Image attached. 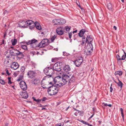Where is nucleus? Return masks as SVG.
<instances>
[{
	"label": "nucleus",
	"mask_w": 126,
	"mask_h": 126,
	"mask_svg": "<svg viewBox=\"0 0 126 126\" xmlns=\"http://www.w3.org/2000/svg\"><path fill=\"white\" fill-rule=\"evenodd\" d=\"M86 124L88 125V126H90V125L89 124H88L87 123H86Z\"/></svg>",
	"instance_id": "obj_60"
},
{
	"label": "nucleus",
	"mask_w": 126,
	"mask_h": 126,
	"mask_svg": "<svg viewBox=\"0 0 126 126\" xmlns=\"http://www.w3.org/2000/svg\"><path fill=\"white\" fill-rule=\"evenodd\" d=\"M94 115V113H93V115H91V116L90 117V118H89V119L93 117V116Z\"/></svg>",
	"instance_id": "obj_50"
},
{
	"label": "nucleus",
	"mask_w": 126,
	"mask_h": 126,
	"mask_svg": "<svg viewBox=\"0 0 126 126\" xmlns=\"http://www.w3.org/2000/svg\"><path fill=\"white\" fill-rule=\"evenodd\" d=\"M56 32L58 35H62L64 33V32H65V31H64V28L60 27L57 28L56 29Z\"/></svg>",
	"instance_id": "obj_11"
},
{
	"label": "nucleus",
	"mask_w": 126,
	"mask_h": 126,
	"mask_svg": "<svg viewBox=\"0 0 126 126\" xmlns=\"http://www.w3.org/2000/svg\"><path fill=\"white\" fill-rule=\"evenodd\" d=\"M120 110L121 112V113L123 119V120H124V116L123 114V110L122 108H120Z\"/></svg>",
	"instance_id": "obj_35"
},
{
	"label": "nucleus",
	"mask_w": 126,
	"mask_h": 126,
	"mask_svg": "<svg viewBox=\"0 0 126 126\" xmlns=\"http://www.w3.org/2000/svg\"><path fill=\"white\" fill-rule=\"evenodd\" d=\"M12 44L13 45H15L17 43V40L16 39H14V40L12 39L11 40Z\"/></svg>",
	"instance_id": "obj_30"
},
{
	"label": "nucleus",
	"mask_w": 126,
	"mask_h": 126,
	"mask_svg": "<svg viewBox=\"0 0 126 126\" xmlns=\"http://www.w3.org/2000/svg\"><path fill=\"white\" fill-rule=\"evenodd\" d=\"M18 26L20 27L26 28V21L21 20L18 22Z\"/></svg>",
	"instance_id": "obj_14"
},
{
	"label": "nucleus",
	"mask_w": 126,
	"mask_h": 126,
	"mask_svg": "<svg viewBox=\"0 0 126 126\" xmlns=\"http://www.w3.org/2000/svg\"><path fill=\"white\" fill-rule=\"evenodd\" d=\"M112 85V84H111V86L110 87V91L111 92H112V91L113 90V89L112 88V87H111Z\"/></svg>",
	"instance_id": "obj_44"
},
{
	"label": "nucleus",
	"mask_w": 126,
	"mask_h": 126,
	"mask_svg": "<svg viewBox=\"0 0 126 126\" xmlns=\"http://www.w3.org/2000/svg\"><path fill=\"white\" fill-rule=\"evenodd\" d=\"M6 33H4V38L5 39V37L6 36Z\"/></svg>",
	"instance_id": "obj_52"
},
{
	"label": "nucleus",
	"mask_w": 126,
	"mask_h": 126,
	"mask_svg": "<svg viewBox=\"0 0 126 126\" xmlns=\"http://www.w3.org/2000/svg\"><path fill=\"white\" fill-rule=\"evenodd\" d=\"M20 95L22 97L26 99L28 97V95L26 91L24 92H21L20 93Z\"/></svg>",
	"instance_id": "obj_19"
},
{
	"label": "nucleus",
	"mask_w": 126,
	"mask_h": 126,
	"mask_svg": "<svg viewBox=\"0 0 126 126\" xmlns=\"http://www.w3.org/2000/svg\"><path fill=\"white\" fill-rule=\"evenodd\" d=\"M8 80H11V78L10 77H8Z\"/></svg>",
	"instance_id": "obj_62"
},
{
	"label": "nucleus",
	"mask_w": 126,
	"mask_h": 126,
	"mask_svg": "<svg viewBox=\"0 0 126 126\" xmlns=\"http://www.w3.org/2000/svg\"><path fill=\"white\" fill-rule=\"evenodd\" d=\"M41 84L42 87L43 88L46 89L47 88L46 85L49 84V82L46 79H43L41 81Z\"/></svg>",
	"instance_id": "obj_12"
},
{
	"label": "nucleus",
	"mask_w": 126,
	"mask_h": 126,
	"mask_svg": "<svg viewBox=\"0 0 126 126\" xmlns=\"http://www.w3.org/2000/svg\"><path fill=\"white\" fill-rule=\"evenodd\" d=\"M69 77L67 75H64L63 76L62 80V86L66 84L69 81Z\"/></svg>",
	"instance_id": "obj_6"
},
{
	"label": "nucleus",
	"mask_w": 126,
	"mask_h": 126,
	"mask_svg": "<svg viewBox=\"0 0 126 126\" xmlns=\"http://www.w3.org/2000/svg\"><path fill=\"white\" fill-rule=\"evenodd\" d=\"M77 30H75V31H74L73 32V33H76L77 32Z\"/></svg>",
	"instance_id": "obj_54"
},
{
	"label": "nucleus",
	"mask_w": 126,
	"mask_h": 126,
	"mask_svg": "<svg viewBox=\"0 0 126 126\" xmlns=\"http://www.w3.org/2000/svg\"><path fill=\"white\" fill-rule=\"evenodd\" d=\"M25 69V67L24 66H22L21 67L20 69V70L22 72H23L24 71Z\"/></svg>",
	"instance_id": "obj_38"
},
{
	"label": "nucleus",
	"mask_w": 126,
	"mask_h": 126,
	"mask_svg": "<svg viewBox=\"0 0 126 126\" xmlns=\"http://www.w3.org/2000/svg\"><path fill=\"white\" fill-rule=\"evenodd\" d=\"M24 52V51L22 52L20 51H19L18 53H16L17 54H16V56H20V57L22 58L24 56V55L23 54V53Z\"/></svg>",
	"instance_id": "obj_24"
},
{
	"label": "nucleus",
	"mask_w": 126,
	"mask_h": 126,
	"mask_svg": "<svg viewBox=\"0 0 126 126\" xmlns=\"http://www.w3.org/2000/svg\"><path fill=\"white\" fill-rule=\"evenodd\" d=\"M15 55H16V54H17L16 53H18V52L19 51V50H17V49H15Z\"/></svg>",
	"instance_id": "obj_40"
},
{
	"label": "nucleus",
	"mask_w": 126,
	"mask_h": 126,
	"mask_svg": "<svg viewBox=\"0 0 126 126\" xmlns=\"http://www.w3.org/2000/svg\"><path fill=\"white\" fill-rule=\"evenodd\" d=\"M35 26L37 29L40 30L41 29V27L40 24L37 22H36L34 23V26Z\"/></svg>",
	"instance_id": "obj_23"
},
{
	"label": "nucleus",
	"mask_w": 126,
	"mask_h": 126,
	"mask_svg": "<svg viewBox=\"0 0 126 126\" xmlns=\"http://www.w3.org/2000/svg\"><path fill=\"white\" fill-rule=\"evenodd\" d=\"M63 70L65 72H67L70 70L71 68L68 65H65L63 67Z\"/></svg>",
	"instance_id": "obj_22"
},
{
	"label": "nucleus",
	"mask_w": 126,
	"mask_h": 126,
	"mask_svg": "<svg viewBox=\"0 0 126 126\" xmlns=\"http://www.w3.org/2000/svg\"><path fill=\"white\" fill-rule=\"evenodd\" d=\"M62 78L61 77L58 76L55 77L54 79L55 84L60 86H62Z\"/></svg>",
	"instance_id": "obj_5"
},
{
	"label": "nucleus",
	"mask_w": 126,
	"mask_h": 126,
	"mask_svg": "<svg viewBox=\"0 0 126 126\" xmlns=\"http://www.w3.org/2000/svg\"><path fill=\"white\" fill-rule=\"evenodd\" d=\"M37 41V40H35L34 39H33L31 40H29L28 42H26V43L23 42L21 43L24 44L26 43L27 45L30 44V46L33 48H35L36 47H38V45L36 44V43Z\"/></svg>",
	"instance_id": "obj_3"
},
{
	"label": "nucleus",
	"mask_w": 126,
	"mask_h": 126,
	"mask_svg": "<svg viewBox=\"0 0 126 126\" xmlns=\"http://www.w3.org/2000/svg\"><path fill=\"white\" fill-rule=\"evenodd\" d=\"M122 50L124 52V55L126 56V53L124 51V50L123 49H122Z\"/></svg>",
	"instance_id": "obj_55"
},
{
	"label": "nucleus",
	"mask_w": 126,
	"mask_h": 126,
	"mask_svg": "<svg viewBox=\"0 0 126 126\" xmlns=\"http://www.w3.org/2000/svg\"><path fill=\"white\" fill-rule=\"evenodd\" d=\"M107 7L109 10H111L112 9V6L111 3H109L108 4Z\"/></svg>",
	"instance_id": "obj_32"
},
{
	"label": "nucleus",
	"mask_w": 126,
	"mask_h": 126,
	"mask_svg": "<svg viewBox=\"0 0 126 126\" xmlns=\"http://www.w3.org/2000/svg\"><path fill=\"white\" fill-rule=\"evenodd\" d=\"M113 28L114 29H115V30H116L117 29V27L115 26H114Z\"/></svg>",
	"instance_id": "obj_51"
},
{
	"label": "nucleus",
	"mask_w": 126,
	"mask_h": 126,
	"mask_svg": "<svg viewBox=\"0 0 126 126\" xmlns=\"http://www.w3.org/2000/svg\"><path fill=\"white\" fill-rule=\"evenodd\" d=\"M80 121L83 124H86V122H85L84 121L82 120H81V121Z\"/></svg>",
	"instance_id": "obj_48"
},
{
	"label": "nucleus",
	"mask_w": 126,
	"mask_h": 126,
	"mask_svg": "<svg viewBox=\"0 0 126 126\" xmlns=\"http://www.w3.org/2000/svg\"><path fill=\"white\" fill-rule=\"evenodd\" d=\"M72 35V33H70L69 34V37L70 39L71 38V36Z\"/></svg>",
	"instance_id": "obj_43"
},
{
	"label": "nucleus",
	"mask_w": 126,
	"mask_h": 126,
	"mask_svg": "<svg viewBox=\"0 0 126 126\" xmlns=\"http://www.w3.org/2000/svg\"><path fill=\"white\" fill-rule=\"evenodd\" d=\"M21 80V79L20 78L18 79H17V81H19Z\"/></svg>",
	"instance_id": "obj_58"
},
{
	"label": "nucleus",
	"mask_w": 126,
	"mask_h": 126,
	"mask_svg": "<svg viewBox=\"0 0 126 126\" xmlns=\"http://www.w3.org/2000/svg\"><path fill=\"white\" fill-rule=\"evenodd\" d=\"M50 68L49 67H48L47 68H46L44 70V73L47 75H48V72L49 69Z\"/></svg>",
	"instance_id": "obj_28"
},
{
	"label": "nucleus",
	"mask_w": 126,
	"mask_h": 126,
	"mask_svg": "<svg viewBox=\"0 0 126 126\" xmlns=\"http://www.w3.org/2000/svg\"><path fill=\"white\" fill-rule=\"evenodd\" d=\"M118 80L119 81V82L117 83L115 81V82L118 85L120 86L121 88H122V87L123 84L122 82L120 81L119 79H118Z\"/></svg>",
	"instance_id": "obj_31"
},
{
	"label": "nucleus",
	"mask_w": 126,
	"mask_h": 126,
	"mask_svg": "<svg viewBox=\"0 0 126 126\" xmlns=\"http://www.w3.org/2000/svg\"><path fill=\"white\" fill-rule=\"evenodd\" d=\"M74 111H75V112L74 113V114L76 116H77L78 115V112H77V111H76V110Z\"/></svg>",
	"instance_id": "obj_41"
},
{
	"label": "nucleus",
	"mask_w": 126,
	"mask_h": 126,
	"mask_svg": "<svg viewBox=\"0 0 126 126\" xmlns=\"http://www.w3.org/2000/svg\"><path fill=\"white\" fill-rule=\"evenodd\" d=\"M38 126H44L43 125H40Z\"/></svg>",
	"instance_id": "obj_64"
},
{
	"label": "nucleus",
	"mask_w": 126,
	"mask_h": 126,
	"mask_svg": "<svg viewBox=\"0 0 126 126\" xmlns=\"http://www.w3.org/2000/svg\"><path fill=\"white\" fill-rule=\"evenodd\" d=\"M19 46L20 47H21L22 49L24 50V51L25 50L27 49V48L26 46L25 45H22L21 44L20 45H19Z\"/></svg>",
	"instance_id": "obj_27"
},
{
	"label": "nucleus",
	"mask_w": 126,
	"mask_h": 126,
	"mask_svg": "<svg viewBox=\"0 0 126 126\" xmlns=\"http://www.w3.org/2000/svg\"><path fill=\"white\" fill-rule=\"evenodd\" d=\"M116 57L118 62H119V61L121 60V59L120 56L118 54L116 55Z\"/></svg>",
	"instance_id": "obj_37"
},
{
	"label": "nucleus",
	"mask_w": 126,
	"mask_h": 126,
	"mask_svg": "<svg viewBox=\"0 0 126 126\" xmlns=\"http://www.w3.org/2000/svg\"><path fill=\"white\" fill-rule=\"evenodd\" d=\"M42 99H38L37 100V101H36V102H37L38 103L40 102L41 101Z\"/></svg>",
	"instance_id": "obj_45"
},
{
	"label": "nucleus",
	"mask_w": 126,
	"mask_h": 126,
	"mask_svg": "<svg viewBox=\"0 0 126 126\" xmlns=\"http://www.w3.org/2000/svg\"><path fill=\"white\" fill-rule=\"evenodd\" d=\"M61 64L59 62H58L55 63L53 66V69L56 71H60L61 70V66L60 64Z\"/></svg>",
	"instance_id": "obj_9"
},
{
	"label": "nucleus",
	"mask_w": 126,
	"mask_h": 126,
	"mask_svg": "<svg viewBox=\"0 0 126 126\" xmlns=\"http://www.w3.org/2000/svg\"><path fill=\"white\" fill-rule=\"evenodd\" d=\"M69 108V106L66 109V111H67L68 109Z\"/></svg>",
	"instance_id": "obj_61"
},
{
	"label": "nucleus",
	"mask_w": 126,
	"mask_h": 126,
	"mask_svg": "<svg viewBox=\"0 0 126 126\" xmlns=\"http://www.w3.org/2000/svg\"><path fill=\"white\" fill-rule=\"evenodd\" d=\"M19 67V65L18 63L13 62L11 64V68L14 70H16Z\"/></svg>",
	"instance_id": "obj_15"
},
{
	"label": "nucleus",
	"mask_w": 126,
	"mask_h": 126,
	"mask_svg": "<svg viewBox=\"0 0 126 126\" xmlns=\"http://www.w3.org/2000/svg\"><path fill=\"white\" fill-rule=\"evenodd\" d=\"M26 28L29 26V28L30 29H32L34 27V22L32 20H28L26 21Z\"/></svg>",
	"instance_id": "obj_7"
},
{
	"label": "nucleus",
	"mask_w": 126,
	"mask_h": 126,
	"mask_svg": "<svg viewBox=\"0 0 126 126\" xmlns=\"http://www.w3.org/2000/svg\"><path fill=\"white\" fill-rule=\"evenodd\" d=\"M98 122L99 123V124H100L101 123V121H98Z\"/></svg>",
	"instance_id": "obj_63"
},
{
	"label": "nucleus",
	"mask_w": 126,
	"mask_h": 126,
	"mask_svg": "<svg viewBox=\"0 0 126 126\" xmlns=\"http://www.w3.org/2000/svg\"><path fill=\"white\" fill-rule=\"evenodd\" d=\"M83 61V58L81 57H79L77 60L74 61V64L77 66H79Z\"/></svg>",
	"instance_id": "obj_8"
},
{
	"label": "nucleus",
	"mask_w": 126,
	"mask_h": 126,
	"mask_svg": "<svg viewBox=\"0 0 126 126\" xmlns=\"http://www.w3.org/2000/svg\"><path fill=\"white\" fill-rule=\"evenodd\" d=\"M46 109V108H42V110H45Z\"/></svg>",
	"instance_id": "obj_59"
},
{
	"label": "nucleus",
	"mask_w": 126,
	"mask_h": 126,
	"mask_svg": "<svg viewBox=\"0 0 126 126\" xmlns=\"http://www.w3.org/2000/svg\"><path fill=\"white\" fill-rule=\"evenodd\" d=\"M12 83V82H11V80H8V83L9 84L10 83L11 84Z\"/></svg>",
	"instance_id": "obj_49"
},
{
	"label": "nucleus",
	"mask_w": 126,
	"mask_h": 126,
	"mask_svg": "<svg viewBox=\"0 0 126 126\" xmlns=\"http://www.w3.org/2000/svg\"><path fill=\"white\" fill-rule=\"evenodd\" d=\"M56 20L58 23L57 24H64L66 22L65 19H56Z\"/></svg>",
	"instance_id": "obj_18"
},
{
	"label": "nucleus",
	"mask_w": 126,
	"mask_h": 126,
	"mask_svg": "<svg viewBox=\"0 0 126 126\" xmlns=\"http://www.w3.org/2000/svg\"><path fill=\"white\" fill-rule=\"evenodd\" d=\"M83 38H82V42L81 45H86V50H85V51L87 52V54L90 55L91 53V51L93 50V46L91 43L93 40V39L91 36H87L86 39L85 36L83 37Z\"/></svg>",
	"instance_id": "obj_1"
},
{
	"label": "nucleus",
	"mask_w": 126,
	"mask_h": 126,
	"mask_svg": "<svg viewBox=\"0 0 126 126\" xmlns=\"http://www.w3.org/2000/svg\"><path fill=\"white\" fill-rule=\"evenodd\" d=\"M3 44H4V40H3V39L2 40V41L1 43V45Z\"/></svg>",
	"instance_id": "obj_47"
},
{
	"label": "nucleus",
	"mask_w": 126,
	"mask_h": 126,
	"mask_svg": "<svg viewBox=\"0 0 126 126\" xmlns=\"http://www.w3.org/2000/svg\"><path fill=\"white\" fill-rule=\"evenodd\" d=\"M20 87L23 90H26L27 89V86L25 82L22 81L20 82L19 83Z\"/></svg>",
	"instance_id": "obj_13"
},
{
	"label": "nucleus",
	"mask_w": 126,
	"mask_h": 126,
	"mask_svg": "<svg viewBox=\"0 0 126 126\" xmlns=\"http://www.w3.org/2000/svg\"><path fill=\"white\" fill-rule=\"evenodd\" d=\"M73 109L74 110V111L76 110L78 112V113H79V114L80 115H82L83 114V112L82 111L79 110H76V109L74 108Z\"/></svg>",
	"instance_id": "obj_33"
},
{
	"label": "nucleus",
	"mask_w": 126,
	"mask_h": 126,
	"mask_svg": "<svg viewBox=\"0 0 126 126\" xmlns=\"http://www.w3.org/2000/svg\"><path fill=\"white\" fill-rule=\"evenodd\" d=\"M126 58V56L123 55L122 57L121 60H124Z\"/></svg>",
	"instance_id": "obj_39"
},
{
	"label": "nucleus",
	"mask_w": 126,
	"mask_h": 126,
	"mask_svg": "<svg viewBox=\"0 0 126 126\" xmlns=\"http://www.w3.org/2000/svg\"><path fill=\"white\" fill-rule=\"evenodd\" d=\"M48 41V40L46 38L43 39L38 45V47L40 48L45 47L47 45Z\"/></svg>",
	"instance_id": "obj_4"
},
{
	"label": "nucleus",
	"mask_w": 126,
	"mask_h": 126,
	"mask_svg": "<svg viewBox=\"0 0 126 126\" xmlns=\"http://www.w3.org/2000/svg\"><path fill=\"white\" fill-rule=\"evenodd\" d=\"M36 75L35 71H30L27 73V75L28 77L30 78H32L35 77Z\"/></svg>",
	"instance_id": "obj_16"
},
{
	"label": "nucleus",
	"mask_w": 126,
	"mask_h": 126,
	"mask_svg": "<svg viewBox=\"0 0 126 126\" xmlns=\"http://www.w3.org/2000/svg\"><path fill=\"white\" fill-rule=\"evenodd\" d=\"M54 70L52 68H50L49 69L48 74V75L47 76H49V77H51L52 75L53 74Z\"/></svg>",
	"instance_id": "obj_20"
},
{
	"label": "nucleus",
	"mask_w": 126,
	"mask_h": 126,
	"mask_svg": "<svg viewBox=\"0 0 126 126\" xmlns=\"http://www.w3.org/2000/svg\"><path fill=\"white\" fill-rule=\"evenodd\" d=\"M57 35H54L52 37H51V40L52 42H53L55 39L57 38Z\"/></svg>",
	"instance_id": "obj_29"
},
{
	"label": "nucleus",
	"mask_w": 126,
	"mask_h": 126,
	"mask_svg": "<svg viewBox=\"0 0 126 126\" xmlns=\"http://www.w3.org/2000/svg\"><path fill=\"white\" fill-rule=\"evenodd\" d=\"M47 99V98L46 97H44L42 99V101H44L46 100Z\"/></svg>",
	"instance_id": "obj_42"
},
{
	"label": "nucleus",
	"mask_w": 126,
	"mask_h": 126,
	"mask_svg": "<svg viewBox=\"0 0 126 126\" xmlns=\"http://www.w3.org/2000/svg\"><path fill=\"white\" fill-rule=\"evenodd\" d=\"M56 74L59 75V76L61 77V76L62 75V73L60 71H57Z\"/></svg>",
	"instance_id": "obj_34"
},
{
	"label": "nucleus",
	"mask_w": 126,
	"mask_h": 126,
	"mask_svg": "<svg viewBox=\"0 0 126 126\" xmlns=\"http://www.w3.org/2000/svg\"><path fill=\"white\" fill-rule=\"evenodd\" d=\"M58 88L56 86L52 85L49 87L48 89V93L49 95H52L55 94L58 92Z\"/></svg>",
	"instance_id": "obj_2"
},
{
	"label": "nucleus",
	"mask_w": 126,
	"mask_h": 126,
	"mask_svg": "<svg viewBox=\"0 0 126 126\" xmlns=\"http://www.w3.org/2000/svg\"><path fill=\"white\" fill-rule=\"evenodd\" d=\"M6 73L8 75H10V74L9 73V71L7 70H6Z\"/></svg>",
	"instance_id": "obj_46"
},
{
	"label": "nucleus",
	"mask_w": 126,
	"mask_h": 126,
	"mask_svg": "<svg viewBox=\"0 0 126 126\" xmlns=\"http://www.w3.org/2000/svg\"><path fill=\"white\" fill-rule=\"evenodd\" d=\"M103 104H104V105L105 106H108V105L107 103H103Z\"/></svg>",
	"instance_id": "obj_53"
},
{
	"label": "nucleus",
	"mask_w": 126,
	"mask_h": 126,
	"mask_svg": "<svg viewBox=\"0 0 126 126\" xmlns=\"http://www.w3.org/2000/svg\"><path fill=\"white\" fill-rule=\"evenodd\" d=\"M122 71H118L116 72L115 73V75H118L119 76H121L122 75Z\"/></svg>",
	"instance_id": "obj_26"
},
{
	"label": "nucleus",
	"mask_w": 126,
	"mask_h": 126,
	"mask_svg": "<svg viewBox=\"0 0 126 126\" xmlns=\"http://www.w3.org/2000/svg\"><path fill=\"white\" fill-rule=\"evenodd\" d=\"M71 28V27H68V26H67L65 27L64 28H64V31H65V30L66 31H65V32H68L69 31Z\"/></svg>",
	"instance_id": "obj_25"
},
{
	"label": "nucleus",
	"mask_w": 126,
	"mask_h": 126,
	"mask_svg": "<svg viewBox=\"0 0 126 126\" xmlns=\"http://www.w3.org/2000/svg\"><path fill=\"white\" fill-rule=\"evenodd\" d=\"M15 50H14L13 51V50H10V55H7L6 56L7 58H10L11 60H12V59H15V58L14 57V56H16L15 53Z\"/></svg>",
	"instance_id": "obj_10"
},
{
	"label": "nucleus",
	"mask_w": 126,
	"mask_h": 126,
	"mask_svg": "<svg viewBox=\"0 0 126 126\" xmlns=\"http://www.w3.org/2000/svg\"><path fill=\"white\" fill-rule=\"evenodd\" d=\"M33 98L34 100L36 102L37 99H36L34 97H33Z\"/></svg>",
	"instance_id": "obj_56"
},
{
	"label": "nucleus",
	"mask_w": 126,
	"mask_h": 126,
	"mask_svg": "<svg viewBox=\"0 0 126 126\" xmlns=\"http://www.w3.org/2000/svg\"><path fill=\"white\" fill-rule=\"evenodd\" d=\"M108 106L110 107L112 106V105L111 104H109L108 105Z\"/></svg>",
	"instance_id": "obj_57"
},
{
	"label": "nucleus",
	"mask_w": 126,
	"mask_h": 126,
	"mask_svg": "<svg viewBox=\"0 0 126 126\" xmlns=\"http://www.w3.org/2000/svg\"><path fill=\"white\" fill-rule=\"evenodd\" d=\"M86 32H87V31H86L85 29H82L79 32V33L78 35L79 36L81 37H82V38H83V37L85 36L83 35L84 33Z\"/></svg>",
	"instance_id": "obj_17"
},
{
	"label": "nucleus",
	"mask_w": 126,
	"mask_h": 126,
	"mask_svg": "<svg viewBox=\"0 0 126 126\" xmlns=\"http://www.w3.org/2000/svg\"><path fill=\"white\" fill-rule=\"evenodd\" d=\"M75 77L74 76H72L71 78L69 79L68 84L69 85L70 83H73L75 81Z\"/></svg>",
	"instance_id": "obj_21"
},
{
	"label": "nucleus",
	"mask_w": 126,
	"mask_h": 126,
	"mask_svg": "<svg viewBox=\"0 0 126 126\" xmlns=\"http://www.w3.org/2000/svg\"><path fill=\"white\" fill-rule=\"evenodd\" d=\"M0 83L2 85H4L5 84V82L4 81L1 79H0Z\"/></svg>",
	"instance_id": "obj_36"
}]
</instances>
